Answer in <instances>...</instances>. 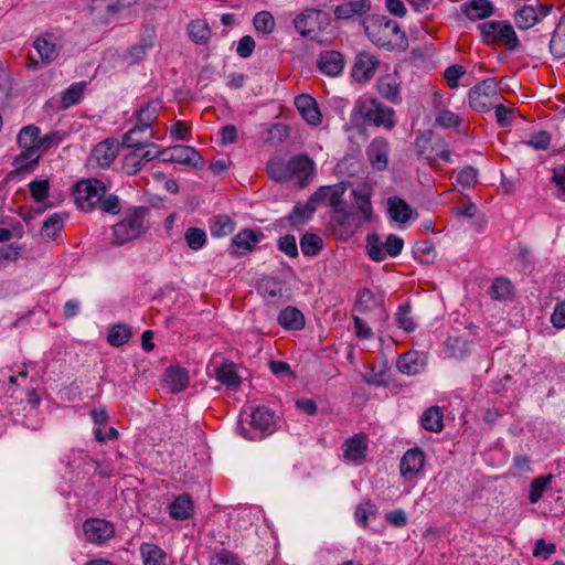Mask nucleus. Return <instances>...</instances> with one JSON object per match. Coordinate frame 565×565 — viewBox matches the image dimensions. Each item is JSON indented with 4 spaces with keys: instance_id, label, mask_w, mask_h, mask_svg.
I'll use <instances>...</instances> for the list:
<instances>
[{
    "instance_id": "nucleus-1",
    "label": "nucleus",
    "mask_w": 565,
    "mask_h": 565,
    "mask_svg": "<svg viewBox=\"0 0 565 565\" xmlns=\"http://www.w3.org/2000/svg\"><path fill=\"white\" fill-rule=\"evenodd\" d=\"M365 33L379 47L393 50H406L408 45L405 33L399 25L386 17H374L365 24Z\"/></svg>"
},
{
    "instance_id": "nucleus-2",
    "label": "nucleus",
    "mask_w": 565,
    "mask_h": 565,
    "mask_svg": "<svg viewBox=\"0 0 565 565\" xmlns=\"http://www.w3.org/2000/svg\"><path fill=\"white\" fill-rule=\"evenodd\" d=\"M148 213L149 209L145 206L128 209L124 217L111 227V244L120 246L146 234L149 228L146 222Z\"/></svg>"
},
{
    "instance_id": "nucleus-3",
    "label": "nucleus",
    "mask_w": 565,
    "mask_h": 565,
    "mask_svg": "<svg viewBox=\"0 0 565 565\" xmlns=\"http://www.w3.org/2000/svg\"><path fill=\"white\" fill-rule=\"evenodd\" d=\"M353 111L364 124L392 130L396 126L395 110L375 97H360Z\"/></svg>"
},
{
    "instance_id": "nucleus-4",
    "label": "nucleus",
    "mask_w": 565,
    "mask_h": 565,
    "mask_svg": "<svg viewBox=\"0 0 565 565\" xmlns=\"http://www.w3.org/2000/svg\"><path fill=\"white\" fill-rule=\"evenodd\" d=\"M477 28L487 44L504 46L510 51L519 47V38L509 22L492 20L480 23Z\"/></svg>"
},
{
    "instance_id": "nucleus-5",
    "label": "nucleus",
    "mask_w": 565,
    "mask_h": 565,
    "mask_svg": "<svg viewBox=\"0 0 565 565\" xmlns=\"http://www.w3.org/2000/svg\"><path fill=\"white\" fill-rule=\"evenodd\" d=\"M109 189L108 183L96 178L81 180L74 189L76 205L84 212H90L97 207Z\"/></svg>"
},
{
    "instance_id": "nucleus-6",
    "label": "nucleus",
    "mask_w": 565,
    "mask_h": 565,
    "mask_svg": "<svg viewBox=\"0 0 565 565\" xmlns=\"http://www.w3.org/2000/svg\"><path fill=\"white\" fill-rule=\"evenodd\" d=\"M250 426L255 430L249 433L244 426H239V434L248 440L262 439L276 430V415L266 406L256 407L250 414Z\"/></svg>"
},
{
    "instance_id": "nucleus-7",
    "label": "nucleus",
    "mask_w": 565,
    "mask_h": 565,
    "mask_svg": "<svg viewBox=\"0 0 565 565\" xmlns=\"http://www.w3.org/2000/svg\"><path fill=\"white\" fill-rule=\"evenodd\" d=\"M501 95L495 89L494 78H487L469 90L470 107L479 113L490 110Z\"/></svg>"
},
{
    "instance_id": "nucleus-8",
    "label": "nucleus",
    "mask_w": 565,
    "mask_h": 565,
    "mask_svg": "<svg viewBox=\"0 0 565 565\" xmlns=\"http://www.w3.org/2000/svg\"><path fill=\"white\" fill-rule=\"evenodd\" d=\"M404 241L395 234H390L385 243H381L376 234L369 235L366 238L367 255L375 262L384 260L387 255L396 257L402 253Z\"/></svg>"
},
{
    "instance_id": "nucleus-9",
    "label": "nucleus",
    "mask_w": 565,
    "mask_h": 565,
    "mask_svg": "<svg viewBox=\"0 0 565 565\" xmlns=\"http://www.w3.org/2000/svg\"><path fill=\"white\" fill-rule=\"evenodd\" d=\"M84 539L95 545H103L115 535V526L104 519H87L83 522Z\"/></svg>"
},
{
    "instance_id": "nucleus-10",
    "label": "nucleus",
    "mask_w": 565,
    "mask_h": 565,
    "mask_svg": "<svg viewBox=\"0 0 565 565\" xmlns=\"http://www.w3.org/2000/svg\"><path fill=\"white\" fill-rule=\"evenodd\" d=\"M160 154L164 162L188 164L195 169L203 168L204 166L203 158L193 147L190 146L177 145L174 147L160 150Z\"/></svg>"
},
{
    "instance_id": "nucleus-11",
    "label": "nucleus",
    "mask_w": 565,
    "mask_h": 565,
    "mask_svg": "<svg viewBox=\"0 0 565 565\" xmlns=\"http://www.w3.org/2000/svg\"><path fill=\"white\" fill-rule=\"evenodd\" d=\"M345 191V183L339 182L333 185L320 186L312 196L317 205L330 206L335 213H345V204L342 200Z\"/></svg>"
},
{
    "instance_id": "nucleus-12",
    "label": "nucleus",
    "mask_w": 565,
    "mask_h": 565,
    "mask_svg": "<svg viewBox=\"0 0 565 565\" xmlns=\"http://www.w3.org/2000/svg\"><path fill=\"white\" fill-rule=\"evenodd\" d=\"M322 15L321 10L305 9L294 19V26L301 36L313 39L317 31L321 28L320 18Z\"/></svg>"
},
{
    "instance_id": "nucleus-13",
    "label": "nucleus",
    "mask_w": 565,
    "mask_h": 565,
    "mask_svg": "<svg viewBox=\"0 0 565 565\" xmlns=\"http://www.w3.org/2000/svg\"><path fill=\"white\" fill-rule=\"evenodd\" d=\"M316 164L307 154H298L289 159V180L296 179L300 188L308 184L315 174Z\"/></svg>"
},
{
    "instance_id": "nucleus-14",
    "label": "nucleus",
    "mask_w": 565,
    "mask_h": 565,
    "mask_svg": "<svg viewBox=\"0 0 565 565\" xmlns=\"http://www.w3.org/2000/svg\"><path fill=\"white\" fill-rule=\"evenodd\" d=\"M377 65L375 55L362 51L355 57L351 76L358 83H366L374 76Z\"/></svg>"
},
{
    "instance_id": "nucleus-15",
    "label": "nucleus",
    "mask_w": 565,
    "mask_h": 565,
    "mask_svg": "<svg viewBox=\"0 0 565 565\" xmlns=\"http://www.w3.org/2000/svg\"><path fill=\"white\" fill-rule=\"evenodd\" d=\"M344 66L343 54L335 50L321 51L317 60V67L320 73L329 77H337L342 74Z\"/></svg>"
},
{
    "instance_id": "nucleus-16",
    "label": "nucleus",
    "mask_w": 565,
    "mask_h": 565,
    "mask_svg": "<svg viewBox=\"0 0 565 565\" xmlns=\"http://www.w3.org/2000/svg\"><path fill=\"white\" fill-rule=\"evenodd\" d=\"M264 234L252 228H244L232 239V254L238 257L253 252L256 245L264 239Z\"/></svg>"
},
{
    "instance_id": "nucleus-17",
    "label": "nucleus",
    "mask_w": 565,
    "mask_h": 565,
    "mask_svg": "<svg viewBox=\"0 0 565 565\" xmlns=\"http://www.w3.org/2000/svg\"><path fill=\"white\" fill-rule=\"evenodd\" d=\"M390 143L385 137H376L366 148V156L376 171H384L388 166Z\"/></svg>"
},
{
    "instance_id": "nucleus-18",
    "label": "nucleus",
    "mask_w": 565,
    "mask_h": 565,
    "mask_svg": "<svg viewBox=\"0 0 565 565\" xmlns=\"http://www.w3.org/2000/svg\"><path fill=\"white\" fill-rule=\"evenodd\" d=\"M424 465H425L424 451L418 447L411 448L403 455V457L401 459V463H399L401 475L405 479H413L424 468Z\"/></svg>"
},
{
    "instance_id": "nucleus-19",
    "label": "nucleus",
    "mask_w": 565,
    "mask_h": 565,
    "mask_svg": "<svg viewBox=\"0 0 565 565\" xmlns=\"http://www.w3.org/2000/svg\"><path fill=\"white\" fill-rule=\"evenodd\" d=\"M119 153V145L108 138L98 142L92 150L90 160L95 161L100 168H108Z\"/></svg>"
},
{
    "instance_id": "nucleus-20",
    "label": "nucleus",
    "mask_w": 565,
    "mask_h": 565,
    "mask_svg": "<svg viewBox=\"0 0 565 565\" xmlns=\"http://www.w3.org/2000/svg\"><path fill=\"white\" fill-rule=\"evenodd\" d=\"M40 153L22 150L12 162L14 169L7 175V180H13L26 173H31L40 163Z\"/></svg>"
},
{
    "instance_id": "nucleus-21",
    "label": "nucleus",
    "mask_w": 565,
    "mask_h": 565,
    "mask_svg": "<svg viewBox=\"0 0 565 565\" xmlns=\"http://www.w3.org/2000/svg\"><path fill=\"white\" fill-rule=\"evenodd\" d=\"M129 6L124 0H92L90 12L94 19L108 23L124 7Z\"/></svg>"
},
{
    "instance_id": "nucleus-22",
    "label": "nucleus",
    "mask_w": 565,
    "mask_h": 565,
    "mask_svg": "<svg viewBox=\"0 0 565 565\" xmlns=\"http://www.w3.org/2000/svg\"><path fill=\"white\" fill-rule=\"evenodd\" d=\"M377 93L382 98L388 100L392 104H401V83L398 78L393 74H386L377 79L376 83Z\"/></svg>"
},
{
    "instance_id": "nucleus-23",
    "label": "nucleus",
    "mask_w": 565,
    "mask_h": 565,
    "mask_svg": "<svg viewBox=\"0 0 565 565\" xmlns=\"http://www.w3.org/2000/svg\"><path fill=\"white\" fill-rule=\"evenodd\" d=\"M295 105L302 118L312 126L321 124V113L317 102L310 95L301 94L295 98Z\"/></svg>"
},
{
    "instance_id": "nucleus-24",
    "label": "nucleus",
    "mask_w": 565,
    "mask_h": 565,
    "mask_svg": "<svg viewBox=\"0 0 565 565\" xmlns=\"http://www.w3.org/2000/svg\"><path fill=\"white\" fill-rule=\"evenodd\" d=\"M493 11V4L489 0H470L462 4V12L470 20L489 18Z\"/></svg>"
},
{
    "instance_id": "nucleus-25",
    "label": "nucleus",
    "mask_w": 565,
    "mask_h": 565,
    "mask_svg": "<svg viewBox=\"0 0 565 565\" xmlns=\"http://www.w3.org/2000/svg\"><path fill=\"white\" fill-rule=\"evenodd\" d=\"M387 212L393 221L399 223L407 222L413 214L411 205L399 196L388 198Z\"/></svg>"
},
{
    "instance_id": "nucleus-26",
    "label": "nucleus",
    "mask_w": 565,
    "mask_h": 565,
    "mask_svg": "<svg viewBox=\"0 0 565 565\" xmlns=\"http://www.w3.org/2000/svg\"><path fill=\"white\" fill-rule=\"evenodd\" d=\"M376 308L380 309L381 316L383 318H387L385 309L381 307V302L375 297V295L367 288L361 289L358 292L354 309L361 313H366Z\"/></svg>"
},
{
    "instance_id": "nucleus-27",
    "label": "nucleus",
    "mask_w": 565,
    "mask_h": 565,
    "mask_svg": "<svg viewBox=\"0 0 565 565\" xmlns=\"http://www.w3.org/2000/svg\"><path fill=\"white\" fill-rule=\"evenodd\" d=\"M371 4L367 0H356L344 2L335 7L334 15L337 19H350L354 15H362L370 11Z\"/></svg>"
},
{
    "instance_id": "nucleus-28",
    "label": "nucleus",
    "mask_w": 565,
    "mask_h": 565,
    "mask_svg": "<svg viewBox=\"0 0 565 565\" xmlns=\"http://www.w3.org/2000/svg\"><path fill=\"white\" fill-rule=\"evenodd\" d=\"M278 323L284 329L301 330L305 328V316L296 307H287L280 311L278 316Z\"/></svg>"
},
{
    "instance_id": "nucleus-29",
    "label": "nucleus",
    "mask_w": 565,
    "mask_h": 565,
    "mask_svg": "<svg viewBox=\"0 0 565 565\" xmlns=\"http://www.w3.org/2000/svg\"><path fill=\"white\" fill-rule=\"evenodd\" d=\"M164 382L172 393H180L189 385V376L185 370L170 366L166 370Z\"/></svg>"
},
{
    "instance_id": "nucleus-30",
    "label": "nucleus",
    "mask_w": 565,
    "mask_h": 565,
    "mask_svg": "<svg viewBox=\"0 0 565 565\" xmlns=\"http://www.w3.org/2000/svg\"><path fill=\"white\" fill-rule=\"evenodd\" d=\"M420 425L427 431L440 433L444 429V413L439 406H430L422 417Z\"/></svg>"
},
{
    "instance_id": "nucleus-31",
    "label": "nucleus",
    "mask_w": 565,
    "mask_h": 565,
    "mask_svg": "<svg viewBox=\"0 0 565 565\" xmlns=\"http://www.w3.org/2000/svg\"><path fill=\"white\" fill-rule=\"evenodd\" d=\"M41 129L34 125H28L20 129L17 143L22 150L36 151Z\"/></svg>"
},
{
    "instance_id": "nucleus-32",
    "label": "nucleus",
    "mask_w": 565,
    "mask_h": 565,
    "mask_svg": "<svg viewBox=\"0 0 565 565\" xmlns=\"http://www.w3.org/2000/svg\"><path fill=\"white\" fill-rule=\"evenodd\" d=\"M170 516L175 520H186L193 514V501L186 493L178 495L170 504Z\"/></svg>"
},
{
    "instance_id": "nucleus-33",
    "label": "nucleus",
    "mask_w": 565,
    "mask_h": 565,
    "mask_svg": "<svg viewBox=\"0 0 565 565\" xmlns=\"http://www.w3.org/2000/svg\"><path fill=\"white\" fill-rule=\"evenodd\" d=\"M161 109V102L150 100L137 113L136 126L147 130L156 121Z\"/></svg>"
},
{
    "instance_id": "nucleus-34",
    "label": "nucleus",
    "mask_w": 565,
    "mask_h": 565,
    "mask_svg": "<svg viewBox=\"0 0 565 565\" xmlns=\"http://www.w3.org/2000/svg\"><path fill=\"white\" fill-rule=\"evenodd\" d=\"M258 290L268 302L275 303L282 297V282L271 277L263 278L258 285Z\"/></svg>"
},
{
    "instance_id": "nucleus-35",
    "label": "nucleus",
    "mask_w": 565,
    "mask_h": 565,
    "mask_svg": "<svg viewBox=\"0 0 565 565\" xmlns=\"http://www.w3.org/2000/svg\"><path fill=\"white\" fill-rule=\"evenodd\" d=\"M140 555L143 565H167V554L159 545L142 543Z\"/></svg>"
},
{
    "instance_id": "nucleus-36",
    "label": "nucleus",
    "mask_w": 565,
    "mask_h": 565,
    "mask_svg": "<svg viewBox=\"0 0 565 565\" xmlns=\"http://www.w3.org/2000/svg\"><path fill=\"white\" fill-rule=\"evenodd\" d=\"M33 47L39 53L43 63L50 64L55 61L60 54V49L46 36H39L33 42Z\"/></svg>"
},
{
    "instance_id": "nucleus-37",
    "label": "nucleus",
    "mask_w": 565,
    "mask_h": 565,
    "mask_svg": "<svg viewBox=\"0 0 565 565\" xmlns=\"http://www.w3.org/2000/svg\"><path fill=\"white\" fill-rule=\"evenodd\" d=\"M344 457L349 460L356 461L365 457L367 448L364 435H355L345 443Z\"/></svg>"
},
{
    "instance_id": "nucleus-38",
    "label": "nucleus",
    "mask_w": 565,
    "mask_h": 565,
    "mask_svg": "<svg viewBox=\"0 0 565 565\" xmlns=\"http://www.w3.org/2000/svg\"><path fill=\"white\" fill-rule=\"evenodd\" d=\"M317 206L318 205L312 195L305 204H296L288 216L290 224L296 226L302 223L305 220L311 218L317 210Z\"/></svg>"
},
{
    "instance_id": "nucleus-39",
    "label": "nucleus",
    "mask_w": 565,
    "mask_h": 565,
    "mask_svg": "<svg viewBox=\"0 0 565 565\" xmlns=\"http://www.w3.org/2000/svg\"><path fill=\"white\" fill-rule=\"evenodd\" d=\"M189 38L196 44L204 45L211 38V30L205 20H193L188 25Z\"/></svg>"
},
{
    "instance_id": "nucleus-40",
    "label": "nucleus",
    "mask_w": 565,
    "mask_h": 565,
    "mask_svg": "<svg viewBox=\"0 0 565 565\" xmlns=\"http://www.w3.org/2000/svg\"><path fill=\"white\" fill-rule=\"evenodd\" d=\"M216 379L223 385H226L232 390L237 388L241 384V379L237 374L235 364L233 363H223L220 367H217Z\"/></svg>"
},
{
    "instance_id": "nucleus-41",
    "label": "nucleus",
    "mask_w": 565,
    "mask_h": 565,
    "mask_svg": "<svg viewBox=\"0 0 565 565\" xmlns=\"http://www.w3.org/2000/svg\"><path fill=\"white\" fill-rule=\"evenodd\" d=\"M514 21L519 29L526 30L539 23L540 17L533 6H523L516 10Z\"/></svg>"
},
{
    "instance_id": "nucleus-42",
    "label": "nucleus",
    "mask_w": 565,
    "mask_h": 565,
    "mask_svg": "<svg viewBox=\"0 0 565 565\" xmlns=\"http://www.w3.org/2000/svg\"><path fill=\"white\" fill-rule=\"evenodd\" d=\"M550 52L551 54L561 60L565 57V24L559 22L555 28L552 38L550 40Z\"/></svg>"
},
{
    "instance_id": "nucleus-43",
    "label": "nucleus",
    "mask_w": 565,
    "mask_h": 565,
    "mask_svg": "<svg viewBox=\"0 0 565 565\" xmlns=\"http://www.w3.org/2000/svg\"><path fill=\"white\" fill-rule=\"evenodd\" d=\"M267 173L276 182H286L289 180V161L287 164L279 158H273L267 163Z\"/></svg>"
},
{
    "instance_id": "nucleus-44",
    "label": "nucleus",
    "mask_w": 565,
    "mask_h": 565,
    "mask_svg": "<svg viewBox=\"0 0 565 565\" xmlns=\"http://www.w3.org/2000/svg\"><path fill=\"white\" fill-rule=\"evenodd\" d=\"M323 247L322 238L313 233H306L300 238V248L305 256L312 257L320 253Z\"/></svg>"
},
{
    "instance_id": "nucleus-45",
    "label": "nucleus",
    "mask_w": 565,
    "mask_h": 565,
    "mask_svg": "<svg viewBox=\"0 0 565 565\" xmlns=\"http://www.w3.org/2000/svg\"><path fill=\"white\" fill-rule=\"evenodd\" d=\"M235 228V223L228 215H216L210 225L213 236L222 237L231 234Z\"/></svg>"
},
{
    "instance_id": "nucleus-46",
    "label": "nucleus",
    "mask_w": 565,
    "mask_h": 565,
    "mask_svg": "<svg viewBox=\"0 0 565 565\" xmlns=\"http://www.w3.org/2000/svg\"><path fill=\"white\" fill-rule=\"evenodd\" d=\"M512 284L503 278H495L490 287L489 295L492 299L495 300H507L512 296Z\"/></svg>"
},
{
    "instance_id": "nucleus-47",
    "label": "nucleus",
    "mask_w": 565,
    "mask_h": 565,
    "mask_svg": "<svg viewBox=\"0 0 565 565\" xmlns=\"http://www.w3.org/2000/svg\"><path fill=\"white\" fill-rule=\"evenodd\" d=\"M131 330L127 324L118 323L109 329L107 341L113 347H119L128 342Z\"/></svg>"
},
{
    "instance_id": "nucleus-48",
    "label": "nucleus",
    "mask_w": 565,
    "mask_h": 565,
    "mask_svg": "<svg viewBox=\"0 0 565 565\" xmlns=\"http://www.w3.org/2000/svg\"><path fill=\"white\" fill-rule=\"evenodd\" d=\"M63 140H64V132H61L57 130H52L43 137L39 136L38 148H36L38 153H40V156H41L43 152H46L52 148H57Z\"/></svg>"
},
{
    "instance_id": "nucleus-49",
    "label": "nucleus",
    "mask_w": 565,
    "mask_h": 565,
    "mask_svg": "<svg viewBox=\"0 0 565 565\" xmlns=\"http://www.w3.org/2000/svg\"><path fill=\"white\" fill-rule=\"evenodd\" d=\"M143 166L145 164L139 156V150L137 149H134L122 158L121 169L128 175L137 174Z\"/></svg>"
},
{
    "instance_id": "nucleus-50",
    "label": "nucleus",
    "mask_w": 565,
    "mask_h": 565,
    "mask_svg": "<svg viewBox=\"0 0 565 565\" xmlns=\"http://www.w3.org/2000/svg\"><path fill=\"white\" fill-rule=\"evenodd\" d=\"M254 28L265 35L270 34L275 29V19L268 11H260L253 19Z\"/></svg>"
},
{
    "instance_id": "nucleus-51",
    "label": "nucleus",
    "mask_w": 565,
    "mask_h": 565,
    "mask_svg": "<svg viewBox=\"0 0 565 565\" xmlns=\"http://www.w3.org/2000/svg\"><path fill=\"white\" fill-rule=\"evenodd\" d=\"M184 239L189 248L193 250L201 249L206 244V233L199 227H189L185 231Z\"/></svg>"
},
{
    "instance_id": "nucleus-52",
    "label": "nucleus",
    "mask_w": 565,
    "mask_h": 565,
    "mask_svg": "<svg viewBox=\"0 0 565 565\" xmlns=\"http://www.w3.org/2000/svg\"><path fill=\"white\" fill-rule=\"evenodd\" d=\"M63 228V218L60 214L54 213L47 220L44 221L41 235L43 237L53 239Z\"/></svg>"
},
{
    "instance_id": "nucleus-53",
    "label": "nucleus",
    "mask_w": 565,
    "mask_h": 565,
    "mask_svg": "<svg viewBox=\"0 0 565 565\" xmlns=\"http://www.w3.org/2000/svg\"><path fill=\"white\" fill-rule=\"evenodd\" d=\"M553 479L552 475L539 477L532 480L530 493H529V500L531 503H536L545 492L547 486L551 483Z\"/></svg>"
},
{
    "instance_id": "nucleus-54",
    "label": "nucleus",
    "mask_w": 565,
    "mask_h": 565,
    "mask_svg": "<svg viewBox=\"0 0 565 565\" xmlns=\"http://www.w3.org/2000/svg\"><path fill=\"white\" fill-rule=\"evenodd\" d=\"M152 46L151 43H141L132 45L124 55V62L127 65H134L141 62L146 55L148 50Z\"/></svg>"
},
{
    "instance_id": "nucleus-55",
    "label": "nucleus",
    "mask_w": 565,
    "mask_h": 565,
    "mask_svg": "<svg viewBox=\"0 0 565 565\" xmlns=\"http://www.w3.org/2000/svg\"><path fill=\"white\" fill-rule=\"evenodd\" d=\"M353 198H354L355 204H356L358 209L360 210V212L362 213L364 220L371 221L373 209H372L370 194L366 192L354 190Z\"/></svg>"
},
{
    "instance_id": "nucleus-56",
    "label": "nucleus",
    "mask_w": 565,
    "mask_h": 565,
    "mask_svg": "<svg viewBox=\"0 0 565 565\" xmlns=\"http://www.w3.org/2000/svg\"><path fill=\"white\" fill-rule=\"evenodd\" d=\"M145 131H146L145 129H142L138 126L132 127L122 136L121 146L124 148H134V149L145 148L147 146V143L145 141H142L141 138L138 137V135L140 132H145Z\"/></svg>"
},
{
    "instance_id": "nucleus-57",
    "label": "nucleus",
    "mask_w": 565,
    "mask_h": 565,
    "mask_svg": "<svg viewBox=\"0 0 565 565\" xmlns=\"http://www.w3.org/2000/svg\"><path fill=\"white\" fill-rule=\"evenodd\" d=\"M411 306L409 305H401L397 308L396 312V321L399 328L404 329L406 332H413L416 329V323L411 318Z\"/></svg>"
},
{
    "instance_id": "nucleus-58",
    "label": "nucleus",
    "mask_w": 565,
    "mask_h": 565,
    "mask_svg": "<svg viewBox=\"0 0 565 565\" xmlns=\"http://www.w3.org/2000/svg\"><path fill=\"white\" fill-rule=\"evenodd\" d=\"M396 366L401 373L406 375H414L419 372V365L411 353L401 355L397 359Z\"/></svg>"
},
{
    "instance_id": "nucleus-59",
    "label": "nucleus",
    "mask_w": 565,
    "mask_h": 565,
    "mask_svg": "<svg viewBox=\"0 0 565 565\" xmlns=\"http://www.w3.org/2000/svg\"><path fill=\"white\" fill-rule=\"evenodd\" d=\"M435 121L436 125L450 129L457 128L461 124V118L457 114L445 109L437 113Z\"/></svg>"
},
{
    "instance_id": "nucleus-60",
    "label": "nucleus",
    "mask_w": 565,
    "mask_h": 565,
    "mask_svg": "<svg viewBox=\"0 0 565 565\" xmlns=\"http://www.w3.org/2000/svg\"><path fill=\"white\" fill-rule=\"evenodd\" d=\"M97 207L104 213L117 215L121 210L120 200L116 194H108L100 199Z\"/></svg>"
},
{
    "instance_id": "nucleus-61",
    "label": "nucleus",
    "mask_w": 565,
    "mask_h": 565,
    "mask_svg": "<svg viewBox=\"0 0 565 565\" xmlns=\"http://www.w3.org/2000/svg\"><path fill=\"white\" fill-rule=\"evenodd\" d=\"M30 193L36 202H43L50 190V183L47 180H34L29 184Z\"/></svg>"
},
{
    "instance_id": "nucleus-62",
    "label": "nucleus",
    "mask_w": 565,
    "mask_h": 565,
    "mask_svg": "<svg viewBox=\"0 0 565 565\" xmlns=\"http://www.w3.org/2000/svg\"><path fill=\"white\" fill-rule=\"evenodd\" d=\"M478 170L472 166H467L457 174V183L463 188H472L477 183Z\"/></svg>"
},
{
    "instance_id": "nucleus-63",
    "label": "nucleus",
    "mask_w": 565,
    "mask_h": 565,
    "mask_svg": "<svg viewBox=\"0 0 565 565\" xmlns=\"http://www.w3.org/2000/svg\"><path fill=\"white\" fill-rule=\"evenodd\" d=\"M83 95V87L79 84H72L62 96L63 108L77 104Z\"/></svg>"
},
{
    "instance_id": "nucleus-64",
    "label": "nucleus",
    "mask_w": 565,
    "mask_h": 565,
    "mask_svg": "<svg viewBox=\"0 0 565 565\" xmlns=\"http://www.w3.org/2000/svg\"><path fill=\"white\" fill-rule=\"evenodd\" d=\"M211 565H239V563L231 551L223 548L212 556Z\"/></svg>"
}]
</instances>
